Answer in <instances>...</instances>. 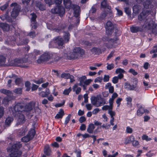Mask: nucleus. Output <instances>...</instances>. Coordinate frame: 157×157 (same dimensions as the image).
<instances>
[{"label": "nucleus", "mask_w": 157, "mask_h": 157, "mask_svg": "<svg viewBox=\"0 0 157 157\" xmlns=\"http://www.w3.org/2000/svg\"><path fill=\"white\" fill-rule=\"evenodd\" d=\"M142 27L150 30L153 33H156V25L150 19H146Z\"/></svg>", "instance_id": "1"}, {"label": "nucleus", "mask_w": 157, "mask_h": 157, "mask_svg": "<svg viewBox=\"0 0 157 157\" xmlns=\"http://www.w3.org/2000/svg\"><path fill=\"white\" fill-rule=\"evenodd\" d=\"M91 100L92 105L97 107L102 106L105 103L104 99L101 97H92L91 98Z\"/></svg>", "instance_id": "2"}, {"label": "nucleus", "mask_w": 157, "mask_h": 157, "mask_svg": "<svg viewBox=\"0 0 157 157\" xmlns=\"http://www.w3.org/2000/svg\"><path fill=\"white\" fill-rule=\"evenodd\" d=\"M51 54L48 52H45L41 55L37 60V62L39 63L46 62L49 60L51 58Z\"/></svg>", "instance_id": "3"}, {"label": "nucleus", "mask_w": 157, "mask_h": 157, "mask_svg": "<svg viewBox=\"0 0 157 157\" xmlns=\"http://www.w3.org/2000/svg\"><path fill=\"white\" fill-rule=\"evenodd\" d=\"M51 43L53 44L56 47L59 48L63 45L65 43L62 37L58 36L55 38Z\"/></svg>", "instance_id": "4"}, {"label": "nucleus", "mask_w": 157, "mask_h": 157, "mask_svg": "<svg viewBox=\"0 0 157 157\" xmlns=\"http://www.w3.org/2000/svg\"><path fill=\"white\" fill-rule=\"evenodd\" d=\"M23 106L21 103H17L13 107V113L15 116L21 113V112L23 110Z\"/></svg>", "instance_id": "5"}, {"label": "nucleus", "mask_w": 157, "mask_h": 157, "mask_svg": "<svg viewBox=\"0 0 157 157\" xmlns=\"http://www.w3.org/2000/svg\"><path fill=\"white\" fill-rule=\"evenodd\" d=\"M106 33L108 35H111L113 32L114 26L110 21L107 22L105 26Z\"/></svg>", "instance_id": "6"}, {"label": "nucleus", "mask_w": 157, "mask_h": 157, "mask_svg": "<svg viewBox=\"0 0 157 157\" xmlns=\"http://www.w3.org/2000/svg\"><path fill=\"white\" fill-rule=\"evenodd\" d=\"M51 12L53 13L59 14L61 16L65 13V10L64 8L62 6H56V8L51 10Z\"/></svg>", "instance_id": "7"}, {"label": "nucleus", "mask_w": 157, "mask_h": 157, "mask_svg": "<svg viewBox=\"0 0 157 157\" xmlns=\"http://www.w3.org/2000/svg\"><path fill=\"white\" fill-rule=\"evenodd\" d=\"M151 13V12L148 10H143L141 13L138 15V19L140 21L146 20L148 16Z\"/></svg>", "instance_id": "8"}, {"label": "nucleus", "mask_w": 157, "mask_h": 157, "mask_svg": "<svg viewBox=\"0 0 157 157\" xmlns=\"http://www.w3.org/2000/svg\"><path fill=\"white\" fill-rule=\"evenodd\" d=\"M73 55H75L73 58L74 59L77 58L79 55H83L84 54V51L80 48H76L73 50Z\"/></svg>", "instance_id": "9"}, {"label": "nucleus", "mask_w": 157, "mask_h": 157, "mask_svg": "<svg viewBox=\"0 0 157 157\" xmlns=\"http://www.w3.org/2000/svg\"><path fill=\"white\" fill-rule=\"evenodd\" d=\"M22 147V144L20 142L16 143L12 145L10 148L11 152H15L18 153V151H21L19 149Z\"/></svg>", "instance_id": "10"}, {"label": "nucleus", "mask_w": 157, "mask_h": 157, "mask_svg": "<svg viewBox=\"0 0 157 157\" xmlns=\"http://www.w3.org/2000/svg\"><path fill=\"white\" fill-rule=\"evenodd\" d=\"M31 26L32 29H35L37 27L36 19L37 17L35 13H32L31 14Z\"/></svg>", "instance_id": "11"}, {"label": "nucleus", "mask_w": 157, "mask_h": 157, "mask_svg": "<svg viewBox=\"0 0 157 157\" xmlns=\"http://www.w3.org/2000/svg\"><path fill=\"white\" fill-rule=\"evenodd\" d=\"M101 6L103 8H107L109 10L108 13L107 14H109L110 17H113V14L112 11L111 10V7L108 5L106 1L105 0L103 1L101 3Z\"/></svg>", "instance_id": "12"}, {"label": "nucleus", "mask_w": 157, "mask_h": 157, "mask_svg": "<svg viewBox=\"0 0 157 157\" xmlns=\"http://www.w3.org/2000/svg\"><path fill=\"white\" fill-rule=\"evenodd\" d=\"M23 59H15L12 60L10 62V65L13 66L21 67V64L24 63Z\"/></svg>", "instance_id": "13"}, {"label": "nucleus", "mask_w": 157, "mask_h": 157, "mask_svg": "<svg viewBox=\"0 0 157 157\" xmlns=\"http://www.w3.org/2000/svg\"><path fill=\"white\" fill-rule=\"evenodd\" d=\"M27 131V128L26 126H23L17 130V134L19 136H21L25 135Z\"/></svg>", "instance_id": "14"}, {"label": "nucleus", "mask_w": 157, "mask_h": 157, "mask_svg": "<svg viewBox=\"0 0 157 157\" xmlns=\"http://www.w3.org/2000/svg\"><path fill=\"white\" fill-rule=\"evenodd\" d=\"M73 9L74 10V16L76 17H78L80 14V7L77 5H73Z\"/></svg>", "instance_id": "15"}, {"label": "nucleus", "mask_w": 157, "mask_h": 157, "mask_svg": "<svg viewBox=\"0 0 157 157\" xmlns=\"http://www.w3.org/2000/svg\"><path fill=\"white\" fill-rule=\"evenodd\" d=\"M138 107V109L137 111V115L138 116H141L144 113V108L142 105H140L138 104H136Z\"/></svg>", "instance_id": "16"}, {"label": "nucleus", "mask_w": 157, "mask_h": 157, "mask_svg": "<svg viewBox=\"0 0 157 157\" xmlns=\"http://www.w3.org/2000/svg\"><path fill=\"white\" fill-rule=\"evenodd\" d=\"M144 8L146 9H151L153 8V6L151 4V2L150 0H146L143 3Z\"/></svg>", "instance_id": "17"}, {"label": "nucleus", "mask_w": 157, "mask_h": 157, "mask_svg": "<svg viewBox=\"0 0 157 157\" xmlns=\"http://www.w3.org/2000/svg\"><path fill=\"white\" fill-rule=\"evenodd\" d=\"M16 115L18 116L17 119V123L18 124H21L25 123V119L23 114L20 113L18 115Z\"/></svg>", "instance_id": "18"}, {"label": "nucleus", "mask_w": 157, "mask_h": 157, "mask_svg": "<svg viewBox=\"0 0 157 157\" xmlns=\"http://www.w3.org/2000/svg\"><path fill=\"white\" fill-rule=\"evenodd\" d=\"M0 92L7 96V97L13 96V93L12 91L4 89L0 90Z\"/></svg>", "instance_id": "19"}, {"label": "nucleus", "mask_w": 157, "mask_h": 157, "mask_svg": "<svg viewBox=\"0 0 157 157\" xmlns=\"http://www.w3.org/2000/svg\"><path fill=\"white\" fill-rule=\"evenodd\" d=\"M125 71L123 69L121 68H119L117 69L115 71V73L116 74L119 73V75L117 76L118 77V79H121L123 78L124 75L122 73L125 72Z\"/></svg>", "instance_id": "20"}, {"label": "nucleus", "mask_w": 157, "mask_h": 157, "mask_svg": "<svg viewBox=\"0 0 157 157\" xmlns=\"http://www.w3.org/2000/svg\"><path fill=\"white\" fill-rule=\"evenodd\" d=\"M63 38L64 39V41L65 43L68 42L70 37V35L68 32H64Z\"/></svg>", "instance_id": "21"}, {"label": "nucleus", "mask_w": 157, "mask_h": 157, "mask_svg": "<svg viewBox=\"0 0 157 157\" xmlns=\"http://www.w3.org/2000/svg\"><path fill=\"white\" fill-rule=\"evenodd\" d=\"M44 151V153L47 156H50L51 154V150L48 145L45 146Z\"/></svg>", "instance_id": "22"}, {"label": "nucleus", "mask_w": 157, "mask_h": 157, "mask_svg": "<svg viewBox=\"0 0 157 157\" xmlns=\"http://www.w3.org/2000/svg\"><path fill=\"white\" fill-rule=\"evenodd\" d=\"M34 107V104L33 103L30 102L27 104L25 106V111H29L31 110Z\"/></svg>", "instance_id": "23"}, {"label": "nucleus", "mask_w": 157, "mask_h": 157, "mask_svg": "<svg viewBox=\"0 0 157 157\" xmlns=\"http://www.w3.org/2000/svg\"><path fill=\"white\" fill-rule=\"evenodd\" d=\"M50 93L49 89H47L45 91H41L39 93V94L40 97L44 98L47 97Z\"/></svg>", "instance_id": "24"}, {"label": "nucleus", "mask_w": 157, "mask_h": 157, "mask_svg": "<svg viewBox=\"0 0 157 157\" xmlns=\"http://www.w3.org/2000/svg\"><path fill=\"white\" fill-rule=\"evenodd\" d=\"M131 31L132 33H136L142 30L141 28L139 26H132L130 28Z\"/></svg>", "instance_id": "25"}, {"label": "nucleus", "mask_w": 157, "mask_h": 157, "mask_svg": "<svg viewBox=\"0 0 157 157\" xmlns=\"http://www.w3.org/2000/svg\"><path fill=\"white\" fill-rule=\"evenodd\" d=\"M6 57L3 56H0V66H5Z\"/></svg>", "instance_id": "26"}, {"label": "nucleus", "mask_w": 157, "mask_h": 157, "mask_svg": "<svg viewBox=\"0 0 157 157\" xmlns=\"http://www.w3.org/2000/svg\"><path fill=\"white\" fill-rule=\"evenodd\" d=\"M64 114V111L62 109H61L59 110V111L55 116V118L57 119L61 118H62Z\"/></svg>", "instance_id": "27"}, {"label": "nucleus", "mask_w": 157, "mask_h": 157, "mask_svg": "<svg viewBox=\"0 0 157 157\" xmlns=\"http://www.w3.org/2000/svg\"><path fill=\"white\" fill-rule=\"evenodd\" d=\"M15 83L16 85L19 86H22L24 84V82L22 78H18L16 79Z\"/></svg>", "instance_id": "28"}, {"label": "nucleus", "mask_w": 157, "mask_h": 157, "mask_svg": "<svg viewBox=\"0 0 157 157\" xmlns=\"http://www.w3.org/2000/svg\"><path fill=\"white\" fill-rule=\"evenodd\" d=\"M136 87V85H131L128 83H125V88L129 90H134Z\"/></svg>", "instance_id": "29"}, {"label": "nucleus", "mask_w": 157, "mask_h": 157, "mask_svg": "<svg viewBox=\"0 0 157 157\" xmlns=\"http://www.w3.org/2000/svg\"><path fill=\"white\" fill-rule=\"evenodd\" d=\"M134 137L133 135L128 137L125 140L124 144H126L130 143L134 140Z\"/></svg>", "instance_id": "30"}, {"label": "nucleus", "mask_w": 157, "mask_h": 157, "mask_svg": "<svg viewBox=\"0 0 157 157\" xmlns=\"http://www.w3.org/2000/svg\"><path fill=\"white\" fill-rule=\"evenodd\" d=\"M106 89L108 88L109 92L110 93H113L114 92V88L113 86H112L110 83H107L105 86Z\"/></svg>", "instance_id": "31"}, {"label": "nucleus", "mask_w": 157, "mask_h": 157, "mask_svg": "<svg viewBox=\"0 0 157 157\" xmlns=\"http://www.w3.org/2000/svg\"><path fill=\"white\" fill-rule=\"evenodd\" d=\"M19 11L17 8L15 7L11 13V15L12 17L15 18L18 15Z\"/></svg>", "instance_id": "32"}, {"label": "nucleus", "mask_w": 157, "mask_h": 157, "mask_svg": "<svg viewBox=\"0 0 157 157\" xmlns=\"http://www.w3.org/2000/svg\"><path fill=\"white\" fill-rule=\"evenodd\" d=\"M95 127L93 124H90L87 128V132L89 133H92Z\"/></svg>", "instance_id": "33"}, {"label": "nucleus", "mask_w": 157, "mask_h": 157, "mask_svg": "<svg viewBox=\"0 0 157 157\" xmlns=\"http://www.w3.org/2000/svg\"><path fill=\"white\" fill-rule=\"evenodd\" d=\"M13 118L11 117H7L5 121V125L6 126H9L13 121Z\"/></svg>", "instance_id": "34"}, {"label": "nucleus", "mask_w": 157, "mask_h": 157, "mask_svg": "<svg viewBox=\"0 0 157 157\" xmlns=\"http://www.w3.org/2000/svg\"><path fill=\"white\" fill-rule=\"evenodd\" d=\"M9 157H21L22 154L21 151H18V153L11 152Z\"/></svg>", "instance_id": "35"}, {"label": "nucleus", "mask_w": 157, "mask_h": 157, "mask_svg": "<svg viewBox=\"0 0 157 157\" xmlns=\"http://www.w3.org/2000/svg\"><path fill=\"white\" fill-rule=\"evenodd\" d=\"M0 26L4 31H7L9 29V25L5 23H0Z\"/></svg>", "instance_id": "36"}, {"label": "nucleus", "mask_w": 157, "mask_h": 157, "mask_svg": "<svg viewBox=\"0 0 157 157\" xmlns=\"http://www.w3.org/2000/svg\"><path fill=\"white\" fill-rule=\"evenodd\" d=\"M35 134V132L34 129H32L29 131L27 135L31 139H32L34 137Z\"/></svg>", "instance_id": "37"}, {"label": "nucleus", "mask_w": 157, "mask_h": 157, "mask_svg": "<svg viewBox=\"0 0 157 157\" xmlns=\"http://www.w3.org/2000/svg\"><path fill=\"white\" fill-rule=\"evenodd\" d=\"M86 78L85 76H83L79 78L80 83H79V86H82L83 84H84V82Z\"/></svg>", "instance_id": "38"}, {"label": "nucleus", "mask_w": 157, "mask_h": 157, "mask_svg": "<svg viewBox=\"0 0 157 157\" xmlns=\"http://www.w3.org/2000/svg\"><path fill=\"white\" fill-rule=\"evenodd\" d=\"M9 97L5 98L2 101V103L4 105H8L10 100L9 99Z\"/></svg>", "instance_id": "39"}, {"label": "nucleus", "mask_w": 157, "mask_h": 157, "mask_svg": "<svg viewBox=\"0 0 157 157\" xmlns=\"http://www.w3.org/2000/svg\"><path fill=\"white\" fill-rule=\"evenodd\" d=\"M133 10L135 13H139L141 9L140 6L138 5H135L133 6Z\"/></svg>", "instance_id": "40"}, {"label": "nucleus", "mask_w": 157, "mask_h": 157, "mask_svg": "<svg viewBox=\"0 0 157 157\" xmlns=\"http://www.w3.org/2000/svg\"><path fill=\"white\" fill-rule=\"evenodd\" d=\"M30 85L31 83L27 81L25 82V87L26 88V91H29L30 90Z\"/></svg>", "instance_id": "41"}, {"label": "nucleus", "mask_w": 157, "mask_h": 157, "mask_svg": "<svg viewBox=\"0 0 157 157\" xmlns=\"http://www.w3.org/2000/svg\"><path fill=\"white\" fill-rule=\"evenodd\" d=\"M31 140L29 137L27 135L21 138V140L24 142H27Z\"/></svg>", "instance_id": "42"}, {"label": "nucleus", "mask_w": 157, "mask_h": 157, "mask_svg": "<svg viewBox=\"0 0 157 157\" xmlns=\"http://www.w3.org/2000/svg\"><path fill=\"white\" fill-rule=\"evenodd\" d=\"M27 35L30 37L33 38L36 36V32L34 31H31Z\"/></svg>", "instance_id": "43"}, {"label": "nucleus", "mask_w": 157, "mask_h": 157, "mask_svg": "<svg viewBox=\"0 0 157 157\" xmlns=\"http://www.w3.org/2000/svg\"><path fill=\"white\" fill-rule=\"evenodd\" d=\"M13 92L17 94H21L22 92V89L21 88H17L13 90Z\"/></svg>", "instance_id": "44"}, {"label": "nucleus", "mask_w": 157, "mask_h": 157, "mask_svg": "<svg viewBox=\"0 0 157 157\" xmlns=\"http://www.w3.org/2000/svg\"><path fill=\"white\" fill-rule=\"evenodd\" d=\"M44 1L45 3L48 4L49 6L55 3V0H44Z\"/></svg>", "instance_id": "45"}, {"label": "nucleus", "mask_w": 157, "mask_h": 157, "mask_svg": "<svg viewBox=\"0 0 157 157\" xmlns=\"http://www.w3.org/2000/svg\"><path fill=\"white\" fill-rule=\"evenodd\" d=\"M112 108H111L109 110H108V113L109 114L111 118H114L113 116L115 115V112L112 111Z\"/></svg>", "instance_id": "46"}, {"label": "nucleus", "mask_w": 157, "mask_h": 157, "mask_svg": "<svg viewBox=\"0 0 157 157\" xmlns=\"http://www.w3.org/2000/svg\"><path fill=\"white\" fill-rule=\"evenodd\" d=\"M9 6V3L6 2V3L3 5L1 6L0 7L1 10L2 11L5 10Z\"/></svg>", "instance_id": "47"}, {"label": "nucleus", "mask_w": 157, "mask_h": 157, "mask_svg": "<svg viewBox=\"0 0 157 157\" xmlns=\"http://www.w3.org/2000/svg\"><path fill=\"white\" fill-rule=\"evenodd\" d=\"M33 82L36 84H40L42 83H43L44 81L43 80V78H41L37 80H34Z\"/></svg>", "instance_id": "48"}, {"label": "nucleus", "mask_w": 157, "mask_h": 157, "mask_svg": "<svg viewBox=\"0 0 157 157\" xmlns=\"http://www.w3.org/2000/svg\"><path fill=\"white\" fill-rule=\"evenodd\" d=\"M70 76V74L69 73H63L61 75V78H65L66 79L69 78Z\"/></svg>", "instance_id": "49"}, {"label": "nucleus", "mask_w": 157, "mask_h": 157, "mask_svg": "<svg viewBox=\"0 0 157 157\" xmlns=\"http://www.w3.org/2000/svg\"><path fill=\"white\" fill-rule=\"evenodd\" d=\"M29 41V40L28 39H24L22 40V41L21 42V43H20L19 45H23L24 44H26L28 43Z\"/></svg>", "instance_id": "50"}, {"label": "nucleus", "mask_w": 157, "mask_h": 157, "mask_svg": "<svg viewBox=\"0 0 157 157\" xmlns=\"http://www.w3.org/2000/svg\"><path fill=\"white\" fill-rule=\"evenodd\" d=\"M37 6L41 10H45V6L43 4L41 3H39L37 4Z\"/></svg>", "instance_id": "51"}, {"label": "nucleus", "mask_w": 157, "mask_h": 157, "mask_svg": "<svg viewBox=\"0 0 157 157\" xmlns=\"http://www.w3.org/2000/svg\"><path fill=\"white\" fill-rule=\"evenodd\" d=\"M107 70H110L113 69L114 67V65L113 64H109V63H107Z\"/></svg>", "instance_id": "52"}, {"label": "nucleus", "mask_w": 157, "mask_h": 157, "mask_svg": "<svg viewBox=\"0 0 157 157\" xmlns=\"http://www.w3.org/2000/svg\"><path fill=\"white\" fill-rule=\"evenodd\" d=\"M71 90V88L70 87L68 89L64 90L63 92V94L66 95H68Z\"/></svg>", "instance_id": "53"}, {"label": "nucleus", "mask_w": 157, "mask_h": 157, "mask_svg": "<svg viewBox=\"0 0 157 157\" xmlns=\"http://www.w3.org/2000/svg\"><path fill=\"white\" fill-rule=\"evenodd\" d=\"M111 108H113L112 106L110 105L109 106L108 105H105L104 106L102 107V109L103 110H106L108 109V110H109Z\"/></svg>", "instance_id": "54"}, {"label": "nucleus", "mask_w": 157, "mask_h": 157, "mask_svg": "<svg viewBox=\"0 0 157 157\" xmlns=\"http://www.w3.org/2000/svg\"><path fill=\"white\" fill-rule=\"evenodd\" d=\"M109 76L108 75H105L103 79L104 82H107L109 81Z\"/></svg>", "instance_id": "55"}, {"label": "nucleus", "mask_w": 157, "mask_h": 157, "mask_svg": "<svg viewBox=\"0 0 157 157\" xmlns=\"http://www.w3.org/2000/svg\"><path fill=\"white\" fill-rule=\"evenodd\" d=\"M71 116V115L69 114L68 115L67 117H66L64 122L65 124L66 125L69 122L70 120Z\"/></svg>", "instance_id": "56"}, {"label": "nucleus", "mask_w": 157, "mask_h": 157, "mask_svg": "<svg viewBox=\"0 0 157 157\" xmlns=\"http://www.w3.org/2000/svg\"><path fill=\"white\" fill-rule=\"evenodd\" d=\"M119 79L118 77L115 76L113 78L112 82L114 84H116L118 82Z\"/></svg>", "instance_id": "57"}, {"label": "nucleus", "mask_w": 157, "mask_h": 157, "mask_svg": "<svg viewBox=\"0 0 157 157\" xmlns=\"http://www.w3.org/2000/svg\"><path fill=\"white\" fill-rule=\"evenodd\" d=\"M38 86H39L38 85L34 84H33L31 89L32 91H33L37 90L38 88Z\"/></svg>", "instance_id": "58"}, {"label": "nucleus", "mask_w": 157, "mask_h": 157, "mask_svg": "<svg viewBox=\"0 0 157 157\" xmlns=\"http://www.w3.org/2000/svg\"><path fill=\"white\" fill-rule=\"evenodd\" d=\"M65 27L63 25H60L58 28L55 29L56 31L58 32H59V31H60L62 29H63L65 28Z\"/></svg>", "instance_id": "59"}, {"label": "nucleus", "mask_w": 157, "mask_h": 157, "mask_svg": "<svg viewBox=\"0 0 157 157\" xmlns=\"http://www.w3.org/2000/svg\"><path fill=\"white\" fill-rule=\"evenodd\" d=\"M126 132L128 133H131L133 131L132 129L129 126L126 127Z\"/></svg>", "instance_id": "60"}, {"label": "nucleus", "mask_w": 157, "mask_h": 157, "mask_svg": "<svg viewBox=\"0 0 157 157\" xmlns=\"http://www.w3.org/2000/svg\"><path fill=\"white\" fill-rule=\"evenodd\" d=\"M125 12L128 15L131 14V11L129 9L128 7H126L124 9Z\"/></svg>", "instance_id": "61"}, {"label": "nucleus", "mask_w": 157, "mask_h": 157, "mask_svg": "<svg viewBox=\"0 0 157 157\" xmlns=\"http://www.w3.org/2000/svg\"><path fill=\"white\" fill-rule=\"evenodd\" d=\"M103 80V78L102 77H98L97 78H96L94 81V82H101Z\"/></svg>", "instance_id": "62"}, {"label": "nucleus", "mask_w": 157, "mask_h": 157, "mask_svg": "<svg viewBox=\"0 0 157 157\" xmlns=\"http://www.w3.org/2000/svg\"><path fill=\"white\" fill-rule=\"evenodd\" d=\"M91 51L93 53H96L99 52L100 51V50L98 48L94 47V48H93L91 49Z\"/></svg>", "instance_id": "63"}, {"label": "nucleus", "mask_w": 157, "mask_h": 157, "mask_svg": "<svg viewBox=\"0 0 157 157\" xmlns=\"http://www.w3.org/2000/svg\"><path fill=\"white\" fill-rule=\"evenodd\" d=\"M75 153L76 154L77 157H81V151L79 150H76L75 151Z\"/></svg>", "instance_id": "64"}]
</instances>
